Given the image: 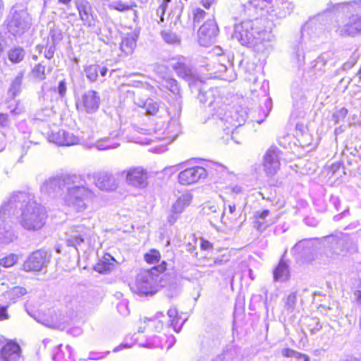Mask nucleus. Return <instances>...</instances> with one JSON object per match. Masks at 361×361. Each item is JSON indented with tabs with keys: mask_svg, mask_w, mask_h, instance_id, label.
I'll list each match as a JSON object with an SVG mask.
<instances>
[{
	"mask_svg": "<svg viewBox=\"0 0 361 361\" xmlns=\"http://www.w3.org/2000/svg\"><path fill=\"white\" fill-rule=\"evenodd\" d=\"M57 90H58L59 95L61 97H63L66 95L67 87H66V82L65 80H61L59 82Z\"/></svg>",
	"mask_w": 361,
	"mask_h": 361,
	"instance_id": "680f3d73",
	"label": "nucleus"
},
{
	"mask_svg": "<svg viewBox=\"0 0 361 361\" xmlns=\"http://www.w3.org/2000/svg\"><path fill=\"white\" fill-rule=\"evenodd\" d=\"M280 150L277 147H270L264 157V169L268 176L275 175L280 169Z\"/></svg>",
	"mask_w": 361,
	"mask_h": 361,
	"instance_id": "dca6fc26",
	"label": "nucleus"
},
{
	"mask_svg": "<svg viewBox=\"0 0 361 361\" xmlns=\"http://www.w3.org/2000/svg\"><path fill=\"white\" fill-rule=\"evenodd\" d=\"M86 234L87 228L83 225L70 227L66 232V245L78 250V247L84 242Z\"/></svg>",
	"mask_w": 361,
	"mask_h": 361,
	"instance_id": "a211bd4d",
	"label": "nucleus"
},
{
	"mask_svg": "<svg viewBox=\"0 0 361 361\" xmlns=\"http://www.w3.org/2000/svg\"><path fill=\"white\" fill-rule=\"evenodd\" d=\"M8 59L13 63H19L23 61L25 51L20 47H15L11 49L8 53Z\"/></svg>",
	"mask_w": 361,
	"mask_h": 361,
	"instance_id": "473e14b6",
	"label": "nucleus"
},
{
	"mask_svg": "<svg viewBox=\"0 0 361 361\" xmlns=\"http://www.w3.org/2000/svg\"><path fill=\"white\" fill-rule=\"evenodd\" d=\"M119 175L125 178L126 183L130 186L145 188L148 185V173L142 166H134L122 171Z\"/></svg>",
	"mask_w": 361,
	"mask_h": 361,
	"instance_id": "1a4fd4ad",
	"label": "nucleus"
},
{
	"mask_svg": "<svg viewBox=\"0 0 361 361\" xmlns=\"http://www.w3.org/2000/svg\"><path fill=\"white\" fill-rule=\"evenodd\" d=\"M61 345H59L58 350L55 353L53 359L54 361H73V350L69 345H67L65 347L66 352L63 351L61 349Z\"/></svg>",
	"mask_w": 361,
	"mask_h": 361,
	"instance_id": "2f4dec72",
	"label": "nucleus"
},
{
	"mask_svg": "<svg viewBox=\"0 0 361 361\" xmlns=\"http://www.w3.org/2000/svg\"><path fill=\"white\" fill-rule=\"evenodd\" d=\"M75 5L83 25L92 29L96 28L97 16L90 3L87 0H75Z\"/></svg>",
	"mask_w": 361,
	"mask_h": 361,
	"instance_id": "9b49d317",
	"label": "nucleus"
},
{
	"mask_svg": "<svg viewBox=\"0 0 361 361\" xmlns=\"http://www.w3.org/2000/svg\"><path fill=\"white\" fill-rule=\"evenodd\" d=\"M348 114V110L345 107H342L338 110H336L332 115L331 121L334 122V123L337 124L339 122L344 120Z\"/></svg>",
	"mask_w": 361,
	"mask_h": 361,
	"instance_id": "8fccbe9b",
	"label": "nucleus"
},
{
	"mask_svg": "<svg viewBox=\"0 0 361 361\" xmlns=\"http://www.w3.org/2000/svg\"><path fill=\"white\" fill-rule=\"evenodd\" d=\"M269 211L264 209L262 212L257 211L255 213V221L254 222V227L260 231H264L269 225L272 222H268L266 218L269 216Z\"/></svg>",
	"mask_w": 361,
	"mask_h": 361,
	"instance_id": "cd10ccee",
	"label": "nucleus"
},
{
	"mask_svg": "<svg viewBox=\"0 0 361 361\" xmlns=\"http://www.w3.org/2000/svg\"><path fill=\"white\" fill-rule=\"evenodd\" d=\"M181 131L180 123L179 122V114L171 118L166 124V140L170 142L175 140Z\"/></svg>",
	"mask_w": 361,
	"mask_h": 361,
	"instance_id": "5701e85b",
	"label": "nucleus"
},
{
	"mask_svg": "<svg viewBox=\"0 0 361 361\" xmlns=\"http://www.w3.org/2000/svg\"><path fill=\"white\" fill-rule=\"evenodd\" d=\"M62 146H71L80 144V140L73 133L64 130Z\"/></svg>",
	"mask_w": 361,
	"mask_h": 361,
	"instance_id": "4c0bfd02",
	"label": "nucleus"
},
{
	"mask_svg": "<svg viewBox=\"0 0 361 361\" xmlns=\"http://www.w3.org/2000/svg\"><path fill=\"white\" fill-rule=\"evenodd\" d=\"M147 115H155L159 109V104L152 99H147L143 104Z\"/></svg>",
	"mask_w": 361,
	"mask_h": 361,
	"instance_id": "c9c22d12",
	"label": "nucleus"
},
{
	"mask_svg": "<svg viewBox=\"0 0 361 361\" xmlns=\"http://www.w3.org/2000/svg\"><path fill=\"white\" fill-rule=\"evenodd\" d=\"M354 298L356 302L361 307V290H357L354 292Z\"/></svg>",
	"mask_w": 361,
	"mask_h": 361,
	"instance_id": "774afa93",
	"label": "nucleus"
},
{
	"mask_svg": "<svg viewBox=\"0 0 361 361\" xmlns=\"http://www.w3.org/2000/svg\"><path fill=\"white\" fill-rule=\"evenodd\" d=\"M63 188L66 190L63 197L65 204L78 212L87 209L96 198L95 192L87 186L81 175L68 174L49 178L41 186V190L48 195L58 192Z\"/></svg>",
	"mask_w": 361,
	"mask_h": 361,
	"instance_id": "7ed1b4c3",
	"label": "nucleus"
},
{
	"mask_svg": "<svg viewBox=\"0 0 361 361\" xmlns=\"http://www.w3.org/2000/svg\"><path fill=\"white\" fill-rule=\"evenodd\" d=\"M136 47V39L133 35L124 37L121 42L120 49L126 54H131Z\"/></svg>",
	"mask_w": 361,
	"mask_h": 361,
	"instance_id": "c756f323",
	"label": "nucleus"
},
{
	"mask_svg": "<svg viewBox=\"0 0 361 361\" xmlns=\"http://www.w3.org/2000/svg\"><path fill=\"white\" fill-rule=\"evenodd\" d=\"M137 6L135 3L128 4L122 2L121 1H116L109 4V8L118 11L120 12H124L132 10L133 7Z\"/></svg>",
	"mask_w": 361,
	"mask_h": 361,
	"instance_id": "e433bc0d",
	"label": "nucleus"
},
{
	"mask_svg": "<svg viewBox=\"0 0 361 361\" xmlns=\"http://www.w3.org/2000/svg\"><path fill=\"white\" fill-rule=\"evenodd\" d=\"M197 98L201 103L207 104L209 111L212 112V119L218 121L216 123L219 126H225L224 130L241 126V122L245 121V118L242 117L240 121H234L233 116L226 114V106L217 88H210L207 91L200 90Z\"/></svg>",
	"mask_w": 361,
	"mask_h": 361,
	"instance_id": "39448f33",
	"label": "nucleus"
},
{
	"mask_svg": "<svg viewBox=\"0 0 361 361\" xmlns=\"http://www.w3.org/2000/svg\"><path fill=\"white\" fill-rule=\"evenodd\" d=\"M22 82L23 76L21 75L16 76L14 80L12 82L11 87L8 90V93L13 97H15L20 92Z\"/></svg>",
	"mask_w": 361,
	"mask_h": 361,
	"instance_id": "ea45409f",
	"label": "nucleus"
},
{
	"mask_svg": "<svg viewBox=\"0 0 361 361\" xmlns=\"http://www.w3.org/2000/svg\"><path fill=\"white\" fill-rule=\"evenodd\" d=\"M307 328L311 335L317 334L322 328L319 319L313 317L310 318L307 321Z\"/></svg>",
	"mask_w": 361,
	"mask_h": 361,
	"instance_id": "58836bf2",
	"label": "nucleus"
},
{
	"mask_svg": "<svg viewBox=\"0 0 361 361\" xmlns=\"http://www.w3.org/2000/svg\"><path fill=\"white\" fill-rule=\"evenodd\" d=\"M183 5L182 4L181 1H179L175 8L171 11V13L169 14L170 16H172V18L174 17L175 18V20H174V23L176 24L177 22L180 19V15H181V13H182V10H183Z\"/></svg>",
	"mask_w": 361,
	"mask_h": 361,
	"instance_id": "864d4df0",
	"label": "nucleus"
},
{
	"mask_svg": "<svg viewBox=\"0 0 361 361\" xmlns=\"http://www.w3.org/2000/svg\"><path fill=\"white\" fill-rule=\"evenodd\" d=\"M95 185L102 190L113 191L118 186L115 176L108 171H100L94 175Z\"/></svg>",
	"mask_w": 361,
	"mask_h": 361,
	"instance_id": "f3484780",
	"label": "nucleus"
},
{
	"mask_svg": "<svg viewBox=\"0 0 361 361\" xmlns=\"http://www.w3.org/2000/svg\"><path fill=\"white\" fill-rule=\"evenodd\" d=\"M289 277L290 271L288 265L282 258L274 270V280L278 282H285L289 279Z\"/></svg>",
	"mask_w": 361,
	"mask_h": 361,
	"instance_id": "393cba45",
	"label": "nucleus"
},
{
	"mask_svg": "<svg viewBox=\"0 0 361 361\" xmlns=\"http://www.w3.org/2000/svg\"><path fill=\"white\" fill-rule=\"evenodd\" d=\"M180 214L172 212L168 216V221L170 224H173L178 219Z\"/></svg>",
	"mask_w": 361,
	"mask_h": 361,
	"instance_id": "338daca9",
	"label": "nucleus"
},
{
	"mask_svg": "<svg viewBox=\"0 0 361 361\" xmlns=\"http://www.w3.org/2000/svg\"><path fill=\"white\" fill-rule=\"evenodd\" d=\"M118 133H112L110 137H105L99 140H97L94 144L97 149L99 150H106L110 149L117 148L120 144L115 141V139L118 137Z\"/></svg>",
	"mask_w": 361,
	"mask_h": 361,
	"instance_id": "a878e982",
	"label": "nucleus"
},
{
	"mask_svg": "<svg viewBox=\"0 0 361 361\" xmlns=\"http://www.w3.org/2000/svg\"><path fill=\"white\" fill-rule=\"evenodd\" d=\"M32 74L34 78L43 80L46 78L45 76V66L41 63L35 65L32 71Z\"/></svg>",
	"mask_w": 361,
	"mask_h": 361,
	"instance_id": "de8ad7c7",
	"label": "nucleus"
},
{
	"mask_svg": "<svg viewBox=\"0 0 361 361\" xmlns=\"http://www.w3.org/2000/svg\"><path fill=\"white\" fill-rule=\"evenodd\" d=\"M166 264L163 261L161 264L149 269L140 270L136 276L135 283L130 286L132 292L140 296L154 295L160 287L164 286L159 274L166 269Z\"/></svg>",
	"mask_w": 361,
	"mask_h": 361,
	"instance_id": "423d86ee",
	"label": "nucleus"
},
{
	"mask_svg": "<svg viewBox=\"0 0 361 361\" xmlns=\"http://www.w3.org/2000/svg\"><path fill=\"white\" fill-rule=\"evenodd\" d=\"M249 6L265 11L266 17L245 20L233 27L232 37L241 45L252 49L256 52H264L274 40L273 24L277 20L285 18L294 9L289 0H250Z\"/></svg>",
	"mask_w": 361,
	"mask_h": 361,
	"instance_id": "f257e3e1",
	"label": "nucleus"
},
{
	"mask_svg": "<svg viewBox=\"0 0 361 361\" xmlns=\"http://www.w3.org/2000/svg\"><path fill=\"white\" fill-rule=\"evenodd\" d=\"M164 86L174 94H178L180 92V87L178 82L173 78H169L165 79Z\"/></svg>",
	"mask_w": 361,
	"mask_h": 361,
	"instance_id": "49530a36",
	"label": "nucleus"
},
{
	"mask_svg": "<svg viewBox=\"0 0 361 361\" xmlns=\"http://www.w3.org/2000/svg\"><path fill=\"white\" fill-rule=\"evenodd\" d=\"M293 106L295 110L299 111V114H303V110L307 104L303 90L296 86L292 90Z\"/></svg>",
	"mask_w": 361,
	"mask_h": 361,
	"instance_id": "4be33fe9",
	"label": "nucleus"
},
{
	"mask_svg": "<svg viewBox=\"0 0 361 361\" xmlns=\"http://www.w3.org/2000/svg\"><path fill=\"white\" fill-rule=\"evenodd\" d=\"M170 65L178 77L185 80L193 79L194 75L192 68L185 57L183 56H176L171 59Z\"/></svg>",
	"mask_w": 361,
	"mask_h": 361,
	"instance_id": "2eb2a0df",
	"label": "nucleus"
},
{
	"mask_svg": "<svg viewBox=\"0 0 361 361\" xmlns=\"http://www.w3.org/2000/svg\"><path fill=\"white\" fill-rule=\"evenodd\" d=\"M162 39L169 45H179L180 44V37L171 30H164L160 33Z\"/></svg>",
	"mask_w": 361,
	"mask_h": 361,
	"instance_id": "72a5a7b5",
	"label": "nucleus"
},
{
	"mask_svg": "<svg viewBox=\"0 0 361 361\" xmlns=\"http://www.w3.org/2000/svg\"><path fill=\"white\" fill-rule=\"evenodd\" d=\"M49 38H51V44H56L61 39V33L59 30H51Z\"/></svg>",
	"mask_w": 361,
	"mask_h": 361,
	"instance_id": "13d9d810",
	"label": "nucleus"
},
{
	"mask_svg": "<svg viewBox=\"0 0 361 361\" xmlns=\"http://www.w3.org/2000/svg\"><path fill=\"white\" fill-rule=\"evenodd\" d=\"M118 311L123 315L128 314L126 304L123 302H121L117 305Z\"/></svg>",
	"mask_w": 361,
	"mask_h": 361,
	"instance_id": "69168bd1",
	"label": "nucleus"
},
{
	"mask_svg": "<svg viewBox=\"0 0 361 361\" xmlns=\"http://www.w3.org/2000/svg\"><path fill=\"white\" fill-rule=\"evenodd\" d=\"M296 301V294L295 293H290L285 300V308L292 312L295 309Z\"/></svg>",
	"mask_w": 361,
	"mask_h": 361,
	"instance_id": "09e8293b",
	"label": "nucleus"
},
{
	"mask_svg": "<svg viewBox=\"0 0 361 361\" xmlns=\"http://www.w3.org/2000/svg\"><path fill=\"white\" fill-rule=\"evenodd\" d=\"M238 350L235 348H226L212 361H238Z\"/></svg>",
	"mask_w": 361,
	"mask_h": 361,
	"instance_id": "7c9ffc66",
	"label": "nucleus"
},
{
	"mask_svg": "<svg viewBox=\"0 0 361 361\" xmlns=\"http://www.w3.org/2000/svg\"><path fill=\"white\" fill-rule=\"evenodd\" d=\"M56 51V44H51L49 45L47 44L46 49L44 51V57L47 59H51L54 54Z\"/></svg>",
	"mask_w": 361,
	"mask_h": 361,
	"instance_id": "bf43d9fd",
	"label": "nucleus"
},
{
	"mask_svg": "<svg viewBox=\"0 0 361 361\" xmlns=\"http://www.w3.org/2000/svg\"><path fill=\"white\" fill-rule=\"evenodd\" d=\"M219 29L214 20H207L198 30V42L201 46L207 47L212 44L216 35Z\"/></svg>",
	"mask_w": 361,
	"mask_h": 361,
	"instance_id": "f8f14e48",
	"label": "nucleus"
},
{
	"mask_svg": "<svg viewBox=\"0 0 361 361\" xmlns=\"http://www.w3.org/2000/svg\"><path fill=\"white\" fill-rule=\"evenodd\" d=\"M200 247L202 250H210L213 248V245L209 241L202 239Z\"/></svg>",
	"mask_w": 361,
	"mask_h": 361,
	"instance_id": "0e129e2a",
	"label": "nucleus"
},
{
	"mask_svg": "<svg viewBox=\"0 0 361 361\" xmlns=\"http://www.w3.org/2000/svg\"><path fill=\"white\" fill-rule=\"evenodd\" d=\"M27 293L25 288L20 286H15L8 291L7 294L10 300L13 301L19 299Z\"/></svg>",
	"mask_w": 361,
	"mask_h": 361,
	"instance_id": "a19ab883",
	"label": "nucleus"
},
{
	"mask_svg": "<svg viewBox=\"0 0 361 361\" xmlns=\"http://www.w3.org/2000/svg\"><path fill=\"white\" fill-rule=\"evenodd\" d=\"M16 209L22 211L20 218L21 226L31 231L41 229L45 224L47 214L45 208L35 200V197L25 192H13L0 209V243L8 244L15 239L10 226L6 225L2 214H13Z\"/></svg>",
	"mask_w": 361,
	"mask_h": 361,
	"instance_id": "f03ea898",
	"label": "nucleus"
},
{
	"mask_svg": "<svg viewBox=\"0 0 361 361\" xmlns=\"http://www.w3.org/2000/svg\"><path fill=\"white\" fill-rule=\"evenodd\" d=\"M160 253L156 250H152L145 255V259L148 264H155L160 259Z\"/></svg>",
	"mask_w": 361,
	"mask_h": 361,
	"instance_id": "3c124183",
	"label": "nucleus"
},
{
	"mask_svg": "<svg viewBox=\"0 0 361 361\" xmlns=\"http://www.w3.org/2000/svg\"><path fill=\"white\" fill-rule=\"evenodd\" d=\"M334 242L336 245L334 252L338 255L357 251V242L347 234H341L340 237L334 238Z\"/></svg>",
	"mask_w": 361,
	"mask_h": 361,
	"instance_id": "6ab92c4d",
	"label": "nucleus"
},
{
	"mask_svg": "<svg viewBox=\"0 0 361 361\" xmlns=\"http://www.w3.org/2000/svg\"><path fill=\"white\" fill-rule=\"evenodd\" d=\"M228 260L229 259L228 257H226L225 255H222L214 259L212 263L209 264L208 266L212 267L214 265H222L226 264Z\"/></svg>",
	"mask_w": 361,
	"mask_h": 361,
	"instance_id": "052dcab7",
	"label": "nucleus"
},
{
	"mask_svg": "<svg viewBox=\"0 0 361 361\" xmlns=\"http://www.w3.org/2000/svg\"><path fill=\"white\" fill-rule=\"evenodd\" d=\"M51 254L44 250H37L32 252L23 264L25 271H40L47 268L50 262Z\"/></svg>",
	"mask_w": 361,
	"mask_h": 361,
	"instance_id": "6e6552de",
	"label": "nucleus"
},
{
	"mask_svg": "<svg viewBox=\"0 0 361 361\" xmlns=\"http://www.w3.org/2000/svg\"><path fill=\"white\" fill-rule=\"evenodd\" d=\"M108 71L106 66H101L98 64H91L85 67L84 72L87 78L91 82H95L99 76V73L102 77H105Z\"/></svg>",
	"mask_w": 361,
	"mask_h": 361,
	"instance_id": "b1692460",
	"label": "nucleus"
},
{
	"mask_svg": "<svg viewBox=\"0 0 361 361\" xmlns=\"http://www.w3.org/2000/svg\"><path fill=\"white\" fill-rule=\"evenodd\" d=\"M9 318L7 312V307L0 305V321L6 320Z\"/></svg>",
	"mask_w": 361,
	"mask_h": 361,
	"instance_id": "e2e57ef3",
	"label": "nucleus"
},
{
	"mask_svg": "<svg viewBox=\"0 0 361 361\" xmlns=\"http://www.w3.org/2000/svg\"><path fill=\"white\" fill-rule=\"evenodd\" d=\"M101 98L99 93L95 90H87L81 97L80 103L77 105L87 114H94L99 108Z\"/></svg>",
	"mask_w": 361,
	"mask_h": 361,
	"instance_id": "4468645a",
	"label": "nucleus"
},
{
	"mask_svg": "<svg viewBox=\"0 0 361 361\" xmlns=\"http://www.w3.org/2000/svg\"><path fill=\"white\" fill-rule=\"evenodd\" d=\"M31 26V18L27 10L20 4L14 5L7 17V28L14 36H21Z\"/></svg>",
	"mask_w": 361,
	"mask_h": 361,
	"instance_id": "0eeeda50",
	"label": "nucleus"
},
{
	"mask_svg": "<svg viewBox=\"0 0 361 361\" xmlns=\"http://www.w3.org/2000/svg\"><path fill=\"white\" fill-rule=\"evenodd\" d=\"M207 176V171L201 166L186 169L178 174V182L183 185H189L204 179Z\"/></svg>",
	"mask_w": 361,
	"mask_h": 361,
	"instance_id": "ddd939ff",
	"label": "nucleus"
},
{
	"mask_svg": "<svg viewBox=\"0 0 361 361\" xmlns=\"http://www.w3.org/2000/svg\"><path fill=\"white\" fill-rule=\"evenodd\" d=\"M192 196L190 193L183 194L172 205L171 212L181 214L184 209L191 203Z\"/></svg>",
	"mask_w": 361,
	"mask_h": 361,
	"instance_id": "bb28decb",
	"label": "nucleus"
},
{
	"mask_svg": "<svg viewBox=\"0 0 361 361\" xmlns=\"http://www.w3.org/2000/svg\"><path fill=\"white\" fill-rule=\"evenodd\" d=\"M294 54L298 62H303L305 59V54L303 51V47L301 44H298L294 47Z\"/></svg>",
	"mask_w": 361,
	"mask_h": 361,
	"instance_id": "6e6d98bb",
	"label": "nucleus"
},
{
	"mask_svg": "<svg viewBox=\"0 0 361 361\" xmlns=\"http://www.w3.org/2000/svg\"><path fill=\"white\" fill-rule=\"evenodd\" d=\"M342 20L337 21L336 32L341 36L355 35L361 32V1L328 4L325 10Z\"/></svg>",
	"mask_w": 361,
	"mask_h": 361,
	"instance_id": "20e7f679",
	"label": "nucleus"
},
{
	"mask_svg": "<svg viewBox=\"0 0 361 361\" xmlns=\"http://www.w3.org/2000/svg\"><path fill=\"white\" fill-rule=\"evenodd\" d=\"M206 13L201 8H196L193 11V22L199 23L205 16Z\"/></svg>",
	"mask_w": 361,
	"mask_h": 361,
	"instance_id": "4d7b16f0",
	"label": "nucleus"
},
{
	"mask_svg": "<svg viewBox=\"0 0 361 361\" xmlns=\"http://www.w3.org/2000/svg\"><path fill=\"white\" fill-rule=\"evenodd\" d=\"M332 56L333 54L331 51L323 53L315 60L314 67H318V69H322V66H324L327 62L332 59Z\"/></svg>",
	"mask_w": 361,
	"mask_h": 361,
	"instance_id": "37998d69",
	"label": "nucleus"
},
{
	"mask_svg": "<svg viewBox=\"0 0 361 361\" xmlns=\"http://www.w3.org/2000/svg\"><path fill=\"white\" fill-rule=\"evenodd\" d=\"M224 61H226L228 64L231 65L230 59H226L224 56L221 57L217 62L214 63L212 70H214V77L222 78L223 79L228 81L235 80L236 75L233 73V71L231 72L229 75L224 76L223 75V73H226L228 70V66Z\"/></svg>",
	"mask_w": 361,
	"mask_h": 361,
	"instance_id": "412c9836",
	"label": "nucleus"
},
{
	"mask_svg": "<svg viewBox=\"0 0 361 361\" xmlns=\"http://www.w3.org/2000/svg\"><path fill=\"white\" fill-rule=\"evenodd\" d=\"M64 135L63 130H59L56 132L51 131L48 134V140L50 142H53L57 145H63V137Z\"/></svg>",
	"mask_w": 361,
	"mask_h": 361,
	"instance_id": "79ce46f5",
	"label": "nucleus"
},
{
	"mask_svg": "<svg viewBox=\"0 0 361 361\" xmlns=\"http://www.w3.org/2000/svg\"><path fill=\"white\" fill-rule=\"evenodd\" d=\"M18 260V257L15 254H10L9 255L0 259V266L5 268H9L13 266Z\"/></svg>",
	"mask_w": 361,
	"mask_h": 361,
	"instance_id": "c03bdc74",
	"label": "nucleus"
},
{
	"mask_svg": "<svg viewBox=\"0 0 361 361\" xmlns=\"http://www.w3.org/2000/svg\"><path fill=\"white\" fill-rule=\"evenodd\" d=\"M317 246L315 239H304L296 243L291 252L296 259L310 262L314 259Z\"/></svg>",
	"mask_w": 361,
	"mask_h": 361,
	"instance_id": "9d476101",
	"label": "nucleus"
},
{
	"mask_svg": "<svg viewBox=\"0 0 361 361\" xmlns=\"http://www.w3.org/2000/svg\"><path fill=\"white\" fill-rule=\"evenodd\" d=\"M20 356V345L13 341L8 342L0 350V361H18Z\"/></svg>",
	"mask_w": 361,
	"mask_h": 361,
	"instance_id": "aec40b11",
	"label": "nucleus"
},
{
	"mask_svg": "<svg viewBox=\"0 0 361 361\" xmlns=\"http://www.w3.org/2000/svg\"><path fill=\"white\" fill-rule=\"evenodd\" d=\"M359 59V54L355 51L350 56L348 61L343 63V69L347 71L353 68Z\"/></svg>",
	"mask_w": 361,
	"mask_h": 361,
	"instance_id": "603ef678",
	"label": "nucleus"
},
{
	"mask_svg": "<svg viewBox=\"0 0 361 361\" xmlns=\"http://www.w3.org/2000/svg\"><path fill=\"white\" fill-rule=\"evenodd\" d=\"M114 258L110 255H107L104 257L103 259L96 264L94 270L101 274L108 273L114 267Z\"/></svg>",
	"mask_w": 361,
	"mask_h": 361,
	"instance_id": "c85d7f7f",
	"label": "nucleus"
},
{
	"mask_svg": "<svg viewBox=\"0 0 361 361\" xmlns=\"http://www.w3.org/2000/svg\"><path fill=\"white\" fill-rule=\"evenodd\" d=\"M167 314L169 318V322H170L169 325L173 329V330L176 332H179L181 329V327H182L183 323H182L180 325V327L178 329H177L176 325L174 324V322L177 319V317H178V311H177L176 308H175V307L170 308L167 312Z\"/></svg>",
	"mask_w": 361,
	"mask_h": 361,
	"instance_id": "a18cd8bd",
	"label": "nucleus"
},
{
	"mask_svg": "<svg viewBox=\"0 0 361 361\" xmlns=\"http://www.w3.org/2000/svg\"><path fill=\"white\" fill-rule=\"evenodd\" d=\"M154 138L157 140H166V124L164 121L157 122L153 128Z\"/></svg>",
	"mask_w": 361,
	"mask_h": 361,
	"instance_id": "f704fd0d",
	"label": "nucleus"
},
{
	"mask_svg": "<svg viewBox=\"0 0 361 361\" xmlns=\"http://www.w3.org/2000/svg\"><path fill=\"white\" fill-rule=\"evenodd\" d=\"M109 354V351L106 352H94L92 351L90 353L88 359L92 360H99L105 358L107 355Z\"/></svg>",
	"mask_w": 361,
	"mask_h": 361,
	"instance_id": "5fc2aeb1",
	"label": "nucleus"
}]
</instances>
